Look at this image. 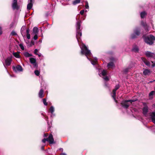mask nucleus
<instances>
[{"mask_svg": "<svg viewBox=\"0 0 155 155\" xmlns=\"http://www.w3.org/2000/svg\"><path fill=\"white\" fill-rule=\"evenodd\" d=\"M80 48L81 49V53L82 54H84L87 58L91 61L92 64L93 65H96L97 63V58H94L92 60L89 58L88 56H91L92 54L90 51L89 50L87 47L83 43L79 44Z\"/></svg>", "mask_w": 155, "mask_h": 155, "instance_id": "obj_1", "label": "nucleus"}, {"mask_svg": "<svg viewBox=\"0 0 155 155\" xmlns=\"http://www.w3.org/2000/svg\"><path fill=\"white\" fill-rule=\"evenodd\" d=\"M81 21L79 20L77 22L76 24L77 31L76 37L78 42H79V38L82 35V33L81 31Z\"/></svg>", "mask_w": 155, "mask_h": 155, "instance_id": "obj_2", "label": "nucleus"}, {"mask_svg": "<svg viewBox=\"0 0 155 155\" xmlns=\"http://www.w3.org/2000/svg\"><path fill=\"white\" fill-rule=\"evenodd\" d=\"M143 38L145 42L150 45H152L153 43V40H155V37L151 35L146 37L143 36Z\"/></svg>", "mask_w": 155, "mask_h": 155, "instance_id": "obj_3", "label": "nucleus"}, {"mask_svg": "<svg viewBox=\"0 0 155 155\" xmlns=\"http://www.w3.org/2000/svg\"><path fill=\"white\" fill-rule=\"evenodd\" d=\"M136 100H130L123 101L121 103V105L124 108H127L132 102Z\"/></svg>", "mask_w": 155, "mask_h": 155, "instance_id": "obj_4", "label": "nucleus"}, {"mask_svg": "<svg viewBox=\"0 0 155 155\" xmlns=\"http://www.w3.org/2000/svg\"><path fill=\"white\" fill-rule=\"evenodd\" d=\"M100 72V71H99V74L100 77H102L106 81L109 80V78L107 76V72L106 70H104L101 73Z\"/></svg>", "mask_w": 155, "mask_h": 155, "instance_id": "obj_5", "label": "nucleus"}, {"mask_svg": "<svg viewBox=\"0 0 155 155\" xmlns=\"http://www.w3.org/2000/svg\"><path fill=\"white\" fill-rule=\"evenodd\" d=\"M46 141H48L50 144H53L54 143V140L53 136L51 134H50L48 138H44L42 140V142L45 143Z\"/></svg>", "mask_w": 155, "mask_h": 155, "instance_id": "obj_6", "label": "nucleus"}, {"mask_svg": "<svg viewBox=\"0 0 155 155\" xmlns=\"http://www.w3.org/2000/svg\"><path fill=\"white\" fill-rule=\"evenodd\" d=\"M12 6L13 10H18L19 8V7L17 4V0H13Z\"/></svg>", "mask_w": 155, "mask_h": 155, "instance_id": "obj_7", "label": "nucleus"}, {"mask_svg": "<svg viewBox=\"0 0 155 155\" xmlns=\"http://www.w3.org/2000/svg\"><path fill=\"white\" fill-rule=\"evenodd\" d=\"M119 88V86L118 85H117L116 86L115 88L114 89L112 94V96L114 100L116 102H117V101L115 99L116 96V91Z\"/></svg>", "mask_w": 155, "mask_h": 155, "instance_id": "obj_8", "label": "nucleus"}, {"mask_svg": "<svg viewBox=\"0 0 155 155\" xmlns=\"http://www.w3.org/2000/svg\"><path fill=\"white\" fill-rule=\"evenodd\" d=\"M13 69L15 72H21L23 71L22 67L20 65H17L15 67H13Z\"/></svg>", "mask_w": 155, "mask_h": 155, "instance_id": "obj_9", "label": "nucleus"}, {"mask_svg": "<svg viewBox=\"0 0 155 155\" xmlns=\"http://www.w3.org/2000/svg\"><path fill=\"white\" fill-rule=\"evenodd\" d=\"M12 61V58L10 57H8L5 60V64H3L5 68H6L5 66H8L10 65Z\"/></svg>", "mask_w": 155, "mask_h": 155, "instance_id": "obj_10", "label": "nucleus"}, {"mask_svg": "<svg viewBox=\"0 0 155 155\" xmlns=\"http://www.w3.org/2000/svg\"><path fill=\"white\" fill-rule=\"evenodd\" d=\"M134 32V33L132 34L131 35V38H132L133 39L136 38L137 36L139 35L140 34V32L138 29L135 30Z\"/></svg>", "mask_w": 155, "mask_h": 155, "instance_id": "obj_11", "label": "nucleus"}, {"mask_svg": "<svg viewBox=\"0 0 155 155\" xmlns=\"http://www.w3.org/2000/svg\"><path fill=\"white\" fill-rule=\"evenodd\" d=\"M145 54L146 56L148 57H151L153 58H155V54L150 51H146Z\"/></svg>", "mask_w": 155, "mask_h": 155, "instance_id": "obj_12", "label": "nucleus"}, {"mask_svg": "<svg viewBox=\"0 0 155 155\" xmlns=\"http://www.w3.org/2000/svg\"><path fill=\"white\" fill-rule=\"evenodd\" d=\"M152 121L155 124V112L150 114Z\"/></svg>", "mask_w": 155, "mask_h": 155, "instance_id": "obj_13", "label": "nucleus"}, {"mask_svg": "<svg viewBox=\"0 0 155 155\" xmlns=\"http://www.w3.org/2000/svg\"><path fill=\"white\" fill-rule=\"evenodd\" d=\"M133 66V64L130 65L128 67L125 68L123 70L124 73H126L129 71L130 69H131Z\"/></svg>", "mask_w": 155, "mask_h": 155, "instance_id": "obj_14", "label": "nucleus"}, {"mask_svg": "<svg viewBox=\"0 0 155 155\" xmlns=\"http://www.w3.org/2000/svg\"><path fill=\"white\" fill-rule=\"evenodd\" d=\"M143 113L146 116L147 115V113L148 110V108L147 107H145L143 108Z\"/></svg>", "mask_w": 155, "mask_h": 155, "instance_id": "obj_15", "label": "nucleus"}, {"mask_svg": "<svg viewBox=\"0 0 155 155\" xmlns=\"http://www.w3.org/2000/svg\"><path fill=\"white\" fill-rule=\"evenodd\" d=\"M151 72L149 69H145L143 71V74L145 75H149L150 74Z\"/></svg>", "mask_w": 155, "mask_h": 155, "instance_id": "obj_16", "label": "nucleus"}, {"mask_svg": "<svg viewBox=\"0 0 155 155\" xmlns=\"http://www.w3.org/2000/svg\"><path fill=\"white\" fill-rule=\"evenodd\" d=\"M141 59L147 66H150V62L147 61L146 59L144 58H141Z\"/></svg>", "mask_w": 155, "mask_h": 155, "instance_id": "obj_17", "label": "nucleus"}, {"mask_svg": "<svg viewBox=\"0 0 155 155\" xmlns=\"http://www.w3.org/2000/svg\"><path fill=\"white\" fill-rule=\"evenodd\" d=\"M33 33L35 34H38V28L36 27H34L33 30Z\"/></svg>", "mask_w": 155, "mask_h": 155, "instance_id": "obj_18", "label": "nucleus"}, {"mask_svg": "<svg viewBox=\"0 0 155 155\" xmlns=\"http://www.w3.org/2000/svg\"><path fill=\"white\" fill-rule=\"evenodd\" d=\"M39 97L40 98H42L44 97L43 95V91L42 89H41L39 93Z\"/></svg>", "mask_w": 155, "mask_h": 155, "instance_id": "obj_19", "label": "nucleus"}, {"mask_svg": "<svg viewBox=\"0 0 155 155\" xmlns=\"http://www.w3.org/2000/svg\"><path fill=\"white\" fill-rule=\"evenodd\" d=\"M24 55L26 57H29L32 56V55L31 54L29 53L28 52H25L23 53Z\"/></svg>", "mask_w": 155, "mask_h": 155, "instance_id": "obj_20", "label": "nucleus"}, {"mask_svg": "<svg viewBox=\"0 0 155 155\" xmlns=\"http://www.w3.org/2000/svg\"><path fill=\"white\" fill-rule=\"evenodd\" d=\"M29 29H28L26 30V36L27 38L28 39H29L30 38V34H29Z\"/></svg>", "mask_w": 155, "mask_h": 155, "instance_id": "obj_21", "label": "nucleus"}, {"mask_svg": "<svg viewBox=\"0 0 155 155\" xmlns=\"http://www.w3.org/2000/svg\"><path fill=\"white\" fill-rule=\"evenodd\" d=\"M140 17L141 18H143L144 17L147 15V13L143 11L140 13Z\"/></svg>", "mask_w": 155, "mask_h": 155, "instance_id": "obj_22", "label": "nucleus"}, {"mask_svg": "<svg viewBox=\"0 0 155 155\" xmlns=\"http://www.w3.org/2000/svg\"><path fill=\"white\" fill-rule=\"evenodd\" d=\"M133 51L135 52H137L139 51V48L137 46H134L132 49Z\"/></svg>", "mask_w": 155, "mask_h": 155, "instance_id": "obj_23", "label": "nucleus"}, {"mask_svg": "<svg viewBox=\"0 0 155 155\" xmlns=\"http://www.w3.org/2000/svg\"><path fill=\"white\" fill-rule=\"evenodd\" d=\"M13 54L15 57L17 58H20V57L19 54L18 52H14Z\"/></svg>", "mask_w": 155, "mask_h": 155, "instance_id": "obj_24", "label": "nucleus"}, {"mask_svg": "<svg viewBox=\"0 0 155 155\" xmlns=\"http://www.w3.org/2000/svg\"><path fill=\"white\" fill-rule=\"evenodd\" d=\"M33 3H28L27 5V8L28 10L31 9Z\"/></svg>", "mask_w": 155, "mask_h": 155, "instance_id": "obj_25", "label": "nucleus"}, {"mask_svg": "<svg viewBox=\"0 0 155 155\" xmlns=\"http://www.w3.org/2000/svg\"><path fill=\"white\" fill-rule=\"evenodd\" d=\"M29 59L30 62L32 64L36 62V59L34 58H30Z\"/></svg>", "mask_w": 155, "mask_h": 155, "instance_id": "obj_26", "label": "nucleus"}, {"mask_svg": "<svg viewBox=\"0 0 155 155\" xmlns=\"http://www.w3.org/2000/svg\"><path fill=\"white\" fill-rule=\"evenodd\" d=\"M80 2L81 0H75L73 2V5H75L79 3Z\"/></svg>", "mask_w": 155, "mask_h": 155, "instance_id": "obj_27", "label": "nucleus"}, {"mask_svg": "<svg viewBox=\"0 0 155 155\" xmlns=\"http://www.w3.org/2000/svg\"><path fill=\"white\" fill-rule=\"evenodd\" d=\"M114 66V63L113 62H110L108 64L107 66L109 68H111Z\"/></svg>", "mask_w": 155, "mask_h": 155, "instance_id": "obj_28", "label": "nucleus"}, {"mask_svg": "<svg viewBox=\"0 0 155 155\" xmlns=\"http://www.w3.org/2000/svg\"><path fill=\"white\" fill-rule=\"evenodd\" d=\"M54 108L53 106H51L49 109V110L50 111L51 113L52 114L54 112Z\"/></svg>", "mask_w": 155, "mask_h": 155, "instance_id": "obj_29", "label": "nucleus"}, {"mask_svg": "<svg viewBox=\"0 0 155 155\" xmlns=\"http://www.w3.org/2000/svg\"><path fill=\"white\" fill-rule=\"evenodd\" d=\"M11 35L12 36H16V35H17V33L15 31H13L12 32L11 34Z\"/></svg>", "mask_w": 155, "mask_h": 155, "instance_id": "obj_30", "label": "nucleus"}, {"mask_svg": "<svg viewBox=\"0 0 155 155\" xmlns=\"http://www.w3.org/2000/svg\"><path fill=\"white\" fill-rule=\"evenodd\" d=\"M141 25L146 28V26H147V25L146 22L142 21L141 22Z\"/></svg>", "mask_w": 155, "mask_h": 155, "instance_id": "obj_31", "label": "nucleus"}, {"mask_svg": "<svg viewBox=\"0 0 155 155\" xmlns=\"http://www.w3.org/2000/svg\"><path fill=\"white\" fill-rule=\"evenodd\" d=\"M35 73L36 75L38 76L40 74V72L38 70H35Z\"/></svg>", "mask_w": 155, "mask_h": 155, "instance_id": "obj_32", "label": "nucleus"}, {"mask_svg": "<svg viewBox=\"0 0 155 155\" xmlns=\"http://www.w3.org/2000/svg\"><path fill=\"white\" fill-rule=\"evenodd\" d=\"M43 103L45 105H46V106L47 105L48 103L46 102V99H45V98L43 99Z\"/></svg>", "mask_w": 155, "mask_h": 155, "instance_id": "obj_33", "label": "nucleus"}, {"mask_svg": "<svg viewBox=\"0 0 155 155\" xmlns=\"http://www.w3.org/2000/svg\"><path fill=\"white\" fill-rule=\"evenodd\" d=\"M155 94V92L154 91H151L149 94V95L150 96L153 95L154 94Z\"/></svg>", "mask_w": 155, "mask_h": 155, "instance_id": "obj_34", "label": "nucleus"}, {"mask_svg": "<svg viewBox=\"0 0 155 155\" xmlns=\"http://www.w3.org/2000/svg\"><path fill=\"white\" fill-rule=\"evenodd\" d=\"M85 3H86V5H85V8L86 9L89 8V6H88V2L87 1H86L85 2Z\"/></svg>", "mask_w": 155, "mask_h": 155, "instance_id": "obj_35", "label": "nucleus"}, {"mask_svg": "<svg viewBox=\"0 0 155 155\" xmlns=\"http://www.w3.org/2000/svg\"><path fill=\"white\" fill-rule=\"evenodd\" d=\"M19 46L21 48L22 50H24V47L23 45L22 44H20L19 45Z\"/></svg>", "mask_w": 155, "mask_h": 155, "instance_id": "obj_36", "label": "nucleus"}, {"mask_svg": "<svg viewBox=\"0 0 155 155\" xmlns=\"http://www.w3.org/2000/svg\"><path fill=\"white\" fill-rule=\"evenodd\" d=\"M38 34H35V36L33 38L35 40H36L38 38Z\"/></svg>", "mask_w": 155, "mask_h": 155, "instance_id": "obj_37", "label": "nucleus"}, {"mask_svg": "<svg viewBox=\"0 0 155 155\" xmlns=\"http://www.w3.org/2000/svg\"><path fill=\"white\" fill-rule=\"evenodd\" d=\"M38 50L37 49H35V51H34V53L36 54H37V52H38Z\"/></svg>", "mask_w": 155, "mask_h": 155, "instance_id": "obj_38", "label": "nucleus"}, {"mask_svg": "<svg viewBox=\"0 0 155 155\" xmlns=\"http://www.w3.org/2000/svg\"><path fill=\"white\" fill-rule=\"evenodd\" d=\"M33 65L34 66V67H37V63H36V62H35L33 64Z\"/></svg>", "mask_w": 155, "mask_h": 155, "instance_id": "obj_39", "label": "nucleus"}, {"mask_svg": "<svg viewBox=\"0 0 155 155\" xmlns=\"http://www.w3.org/2000/svg\"><path fill=\"white\" fill-rule=\"evenodd\" d=\"M24 28L22 27L21 28V34L23 36V29H24Z\"/></svg>", "mask_w": 155, "mask_h": 155, "instance_id": "obj_40", "label": "nucleus"}, {"mask_svg": "<svg viewBox=\"0 0 155 155\" xmlns=\"http://www.w3.org/2000/svg\"><path fill=\"white\" fill-rule=\"evenodd\" d=\"M84 12V10H82L81 11L80 13L81 15H83Z\"/></svg>", "mask_w": 155, "mask_h": 155, "instance_id": "obj_41", "label": "nucleus"}, {"mask_svg": "<svg viewBox=\"0 0 155 155\" xmlns=\"http://www.w3.org/2000/svg\"><path fill=\"white\" fill-rule=\"evenodd\" d=\"M28 2L29 3H33V0H28Z\"/></svg>", "mask_w": 155, "mask_h": 155, "instance_id": "obj_42", "label": "nucleus"}, {"mask_svg": "<svg viewBox=\"0 0 155 155\" xmlns=\"http://www.w3.org/2000/svg\"><path fill=\"white\" fill-rule=\"evenodd\" d=\"M45 118H46V120H47V123L48 124V125H49V123H48V117H45Z\"/></svg>", "mask_w": 155, "mask_h": 155, "instance_id": "obj_43", "label": "nucleus"}, {"mask_svg": "<svg viewBox=\"0 0 155 155\" xmlns=\"http://www.w3.org/2000/svg\"><path fill=\"white\" fill-rule=\"evenodd\" d=\"M152 63L153 64L152 66V67H154L155 66V63H154L153 61H152Z\"/></svg>", "mask_w": 155, "mask_h": 155, "instance_id": "obj_44", "label": "nucleus"}, {"mask_svg": "<svg viewBox=\"0 0 155 155\" xmlns=\"http://www.w3.org/2000/svg\"><path fill=\"white\" fill-rule=\"evenodd\" d=\"M41 149L42 150H44V146L41 147Z\"/></svg>", "mask_w": 155, "mask_h": 155, "instance_id": "obj_45", "label": "nucleus"}, {"mask_svg": "<svg viewBox=\"0 0 155 155\" xmlns=\"http://www.w3.org/2000/svg\"><path fill=\"white\" fill-rule=\"evenodd\" d=\"M61 155H66V154L65 153H61Z\"/></svg>", "mask_w": 155, "mask_h": 155, "instance_id": "obj_46", "label": "nucleus"}, {"mask_svg": "<svg viewBox=\"0 0 155 155\" xmlns=\"http://www.w3.org/2000/svg\"><path fill=\"white\" fill-rule=\"evenodd\" d=\"M37 55H38L39 57H40L41 56V54H37Z\"/></svg>", "mask_w": 155, "mask_h": 155, "instance_id": "obj_47", "label": "nucleus"}, {"mask_svg": "<svg viewBox=\"0 0 155 155\" xmlns=\"http://www.w3.org/2000/svg\"><path fill=\"white\" fill-rule=\"evenodd\" d=\"M48 136V134H44V136L45 137H46Z\"/></svg>", "mask_w": 155, "mask_h": 155, "instance_id": "obj_48", "label": "nucleus"}, {"mask_svg": "<svg viewBox=\"0 0 155 155\" xmlns=\"http://www.w3.org/2000/svg\"><path fill=\"white\" fill-rule=\"evenodd\" d=\"M39 42L40 43L41 42H42V41H41V40H39Z\"/></svg>", "mask_w": 155, "mask_h": 155, "instance_id": "obj_49", "label": "nucleus"}, {"mask_svg": "<svg viewBox=\"0 0 155 155\" xmlns=\"http://www.w3.org/2000/svg\"><path fill=\"white\" fill-rule=\"evenodd\" d=\"M105 85L106 87H107V86L106 83H105Z\"/></svg>", "mask_w": 155, "mask_h": 155, "instance_id": "obj_50", "label": "nucleus"}, {"mask_svg": "<svg viewBox=\"0 0 155 155\" xmlns=\"http://www.w3.org/2000/svg\"><path fill=\"white\" fill-rule=\"evenodd\" d=\"M10 76L11 77H12V75H10Z\"/></svg>", "mask_w": 155, "mask_h": 155, "instance_id": "obj_51", "label": "nucleus"}]
</instances>
